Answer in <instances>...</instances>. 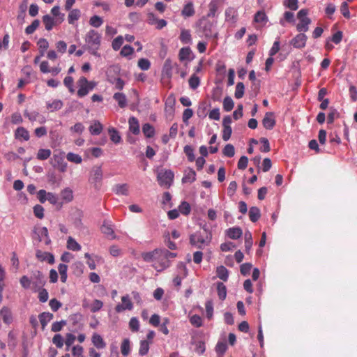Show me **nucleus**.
<instances>
[{
    "instance_id": "obj_1",
    "label": "nucleus",
    "mask_w": 357,
    "mask_h": 357,
    "mask_svg": "<svg viewBox=\"0 0 357 357\" xmlns=\"http://www.w3.org/2000/svg\"><path fill=\"white\" fill-rule=\"evenodd\" d=\"M141 257L145 262L151 263L152 266L160 272L170 266L169 259L176 257V254L165 248H156L152 251L142 252Z\"/></svg>"
},
{
    "instance_id": "obj_2",
    "label": "nucleus",
    "mask_w": 357,
    "mask_h": 357,
    "mask_svg": "<svg viewBox=\"0 0 357 357\" xmlns=\"http://www.w3.org/2000/svg\"><path fill=\"white\" fill-rule=\"evenodd\" d=\"M84 39L89 52L94 56H99L98 51L100 46L101 36L96 31L91 29L86 33Z\"/></svg>"
},
{
    "instance_id": "obj_3",
    "label": "nucleus",
    "mask_w": 357,
    "mask_h": 357,
    "mask_svg": "<svg viewBox=\"0 0 357 357\" xmlns=\"http://www.w3.org/2000/svg\"><path fill=\"white\" fill-rule=\"evenodd\" d=\"M103 178V172L100 165H94L89 176V182L96 190H99Z\"/></svg>"
},
{
    "instance_id": "obj_4",
    "label": "nucleus",
    "mask_w": 357,
    "mask_h": 357,
    "mask_svg": "<svg viewBox=\"0 0 357 357\" xmlns=\"http://www.w3.org/2000/svg\"><path fill=\"white\" fill-rule=\"evenodd\" d=\"M211 238L208 235H202L197 232L190 236V244L196 248L204 249L208 246L211 242Z\"/></svg>"
},
{
    "instance_id": "obj_5",
    "label": "nucleus",
    "mask_w": 357,
    "mask_h": 357,
    "mask_svg": "<svg viewBox=\"0 0 357 357\" xmlns=\"http://www.w3.org/2000/svg\"><path fill=\"white\" fill-rule=\"evenodd\" d=\"M77 86L79 87L77 95L82 98L86 96L95 88L96 82L93 81H88L86 77H81L77 81Z\"/></svg>"
},
{
    "instance_id": "obj_6",
    "label": "nucleus",
    "mask_w": 357,
    "mask_h": 357,
    "mask_svg": "<svg viewBox=\"0 0 357 357\" xmlns=\"http://www.w3.org/2000/svg\"><path fill=\"white\" fill-rule=\"evenodd\" d=\"M308 11L307 9H301L297 14V17L299 22L296 25V29L299 32H306L309 29V24L311 23V20L307 17Z\"/></svg>"
},
{
    "instance_id": "obj_7",
    "label": "nucleus",
    "mask_w": 357,
    "mask_h": 357,
    "mask_svg": "<svg viewBox=\"0 0 357 357\" xmlns=\"http://www.w3.org/2000/svg\"><path fill=\"white\" fill-rule=\"evenodd\" d=\"M197 26L199 31L202 32V34L206 37H212L213 33V23L211 22L207 17H203L197 22Z\"/></svg>"
},
{
    "instance_id": "obj_8",
    "label": "nucleus",
    "mask_w": 357,
    "mask_h": 357,
    "mask_svg": "<svg viewBox=\"0 0 357 357\" xmlns=\"http://www.w3.org/2000/svg\"><path fill=\"white\" fill-rule=\"evenodd\" d=\"M31 290L34 292L40 291L45 284L44 275L39 271L33 272L31 275Z\"/></svg>"
},
{
    "instance_id": "obj_9",
    "label": "nucleus",
    "mask_w": 357,
    "mask_h": 357,
    "mask_svg": "<svg viewBox=\"0 0 357 357\" xmlns=\"http://www.w3.org/2000/svg\"><path fill=\"white\" fill-rule=\"evenodd\" d=\"M174 179V174L171 170L160 172L158 174V181L161 186L169 188Z\"/></svg>"
},
{
    "instance_id": "obj_10",
    "label": "nucleus",
    "mask_w": 357,
    "mask_h": 357,
    "mask_svg": "<svg viewBox=\"0 0 357 357\" xmlns=\"http://www.w3.org/2000/svg\"><path fill=\"white\" fill-rule=\"evenodd\" d=\"M307 39V36L301 32L291 40L290 44L295 48L301 49L305 46Z\"/></svg>"
},
{
    "instance_id": "obj_11",
    "label": "nucleus",
    "mask_w": 357,
    "mask_h": 357,
    "mask_svg": "<svg viewBox=\"0 0 357 357\" xmlns=\"http://www.w3.org/2000/svg\"><path fill=\"white\" fill-rule=\"evenodd\" d=\"M224 0H212L208 5V13L207 17H214L220 8L222 6Z\"/></svg>"
},
{
    "instance_id": "obj_12",
    "label": "nucleus",
    "mask_w": 357,
    "mask_h": 357,
    "mask_svg": "<svg viewBox=\"0 0 357 357\" xmlns=\"http://www.w3.org/2000/svg\"><path fill=\"white\" fill-rule=\"evenodd\" d=\"M101 231L105 235H106L110 239H114L116 238L112 222L109 220L104 221L101 227Z\"/></svg>"
},
{
    "instance_id": "obj_13",
    "label": "nucleus",
    "mask_w": 357,
    "mask_h": 357,
    "mask_svg": "<svg viewBox=\"0 0 357 357\" xmlns=\"http://www.w3.org/2000/svg\"><path fill=\"white\" fill-rule=\"evenodd\" d=\"M116 310L118 311L132 310V303L131 302V298L128 295L122 296L121 303L116 306Z\"/></svg>"
},
{
    "instance_id": "obj_14",
    "label": "nucleus",
    "mask_w": 357,
    "mask_h": 357,
    "mask_svg": "<svg viewBox=\"0 0 357 357\" xmlns=\"http://www.w3.org/2000/svg\"><path fill=\"white\" fill-rule=\"evenodd\" d=\"M129 131L134 135H139L140 132V128L139 121L135 116H131L128 119Z\"/></svg>"
},
{
    "instance_id": "obj_15",
    "label": "nucleus",
    "mask_w": 357,
    "mask_h": 357,
    "mask_svg": "<svg viewBox=\"0 0 357 357\" xmlns=\"http://www.w3.org/2000/svg\"><path fill=\"white\" fill-rule=\"evenodd\" d=\"M262 123L265 128L268 129V130L272 129L275 124V121L273 117V113H272V112L266 113V114L263 119Z\"/></svg>"
},
{
    "instance_id": "obj_16",
    "label": "nucleus",
    "mask_w": 357,
    "mask_h": 357,
    "mask_svg": "<svg viewBox=\"0 0 357 357\" xmlns=\"http://www.w3.org/2000/svg\"><path fill=\"white\" fill-rule=\"evenodd\" d=\"M195 13V10L192 1L186 3L181 10V15L185 18L192 17Z\"/></svg>"
},
{
    "instance_id": "obj_17",
    "label": "nucleus",
    "mask_w": 357,
    "mask_h": 357,
    "mask_svg": "<svg viewBox=\"0 0 357 357\" xmlns=\"http://www.w3.org/2000/svg\"><path fill=\"white\" fill-rule=\"evenodd\" d=\"M36 255V257L40 261H46L49 264H53L54 262V257L50 252H43V251H40V250H37Z\"/></svg>"
},
{
    "instance_id": "obj_18",
    "label": "nucleus",
    "mask_w": 357,
    "mask_h": 357,
    "mask_svg": "<svg viewBox=\"0 0 357 357\" xmlns=\"http://www.w3.org/2000/svg\"><path fill=\"white\" fill-rule=\"evenodd\" d=\"M24 116L31 121H38L40 123H44L46 121L45 118L37 112H25Z\"/></svg>"
},
{
    "instance_id": "obj_19",
    "label": "nucleus",
    "mask_w": 357,
    "mask_h": 357,
    "mask_svg": "<svg viewBox=\"0 0 357 357\" xmlns=\"http://www.w3.org/2000/svg\"><path fill=\"white\" fill-rule=\"evenodd\" d=\"M226 233L229 238L231 239H238L242 236L243 231L240 227H235L228 229L226 231Z\"/></svg>"
},
{
    "instance_id": "obj_20",
    "label": "nucleus",
    "mask_w": 357,
    "mask_h": 357,
    "mask_svg": "<svg viewBox=\"0 0 357 357\" xmlns=\"http://www.w3.org/2000/svg\"><path fill=\"white\" fill-rule=\"evenodd\" d=\"M225 20L234 23L236 22L237 10L233 7H229L225 10Z\"/></svg>"
},
{
    "instance_id": "obj_21",
    "label": "nucleus",
    "mask_w": 357,
    "mask_h": 357,
    "mask_svg": "<svg viewBox=\"0 0 357 357\" xmlns=\"http://www.w3.org/2000/svg\"><path fill=\"white\" fill-rule=\"evenodd\" d=\"M15 137L18 139H24L28 141L29 139V133L26 129L23 127H19L15 130Z\"/></svg>"
},
{
    "instance_id": "obj_22",
    "label": "nucleus",
    "mask_w": 357,
    "mask_h": 357,
    "mask_svg": "<svg viewBox=\"0 0 357 357\" xmlns=\"http://www.w3.org/2000/svg\"><path fill=\"white\" fill-rule=\"evenodd\" d=\"M113 98L118 102L119 106L121 108H124L127 106V98L123 93H115L113 96Z\"/></svg>"
},
{
    "instance_id": "obj_23",
    "label": "nucleus",
    "mask_w": 357,
    "mask_h": 357,
    "mask_svg": "<svg viewBox=\"0 0 357 357\" xmlns=\"http://www.w3.org/2000/svg\"><path fill=\"white\" fill-rule=\"evenodd\" d=\"M91 340L92 343L97 349H103L106 347V343L102 337L97 333L93 335Z\"/></svg>"
},
{
    "instance_id": "obj_24",
    "label": "nucleus",
    "mask_w": 357,
    "mask_h": 357,
    "mask_svg": "<svg viewBox=\"0 0 357 357\" xmlns=\"http://www.w3.org/2000/svg\"><path fill=\"white\" fill-rule=\"evenodd\" d=\"M196 179V173L192 169H187L182 178L183 183H192Z\"/></svg>"
},
{
    "instance_id": "obj_25",
    "label": "nucleus",
    "mask_w": 357,
    "mask_h": 357,
    "mask_svg": "<svg viewBox=\"0 0 357 357\" xmlns=\"http://www.w3.org/2000/svg\"><path fill=\"white\" fill-rule=\"evenodd\" d=\"M162 76L168 79L171 78L172 75V64L170 60L167 59L162 68Z\"/></svg>"
},
{
    "instance_id": "obj_26",
    "label": "nucleus",
    "mask_w": 357,
    "mask_h": 357,
    "mask_svg": "<svg viewBox=\"0 0 357 357\" xmlns=\"http://www.w3.org/2000/svg\"><path fill=\"white\" fill-rule=\"evenodd\" d=\"M218 357H222L227 350V344L225 341H219L215 347Z\"/></svg>"
},
{
    "instance_id": "obj_27",
    "label": "nucleus",
    "mask_w": 357,
    "mask_h": 357,
    "mask_svg": "<svg viewBox=\"0 0 357 357\" xmlns=\"http://www.w3.org/2000/svg\"><path fill=\"white\" fill-rule=\"evenodd\" d=\"M128 184H117L116 185L113 190L118 195H128Z\"/></svg>"
},
{
    "instance_id": "obj_28",
    "label": "nucleus",
    "mask_w": 357,
    "mask_h": 357,
    "mask_svg": "<svg viewBox=\"0 0 357 357\" xmlns=\"http://www.w3.org/2000/svg\"><path fill=\"white\" fill-rule=\"evenodd\" d=\"M43 22L45 24V29L50 31L53 26L59 23H56V20L49 15H46L43 17Z\"/></svg>"
},
{
    "instance_id": "obj_29",
    "label": "nucleus",
    "mask_w": 357,
    "mask_h": 357,
    "mask_svg": "<svg viewBox=\"0 0 357 357\" xmlns=\"http://www.w3.org/2000/svg\"><path fill=\"white\" fill-rule=\"evenodd\" d=\"M51 13L56 20V23L61 24L64 20V14L60 13L59 6H54L51 10Z\"/></svg>"
},
{
    "instance_id": "obj_30",
    "label": "nucleus",
    "mask_w": 357,
    "mask_h": 357,
    "mask_svg": "<svg viewBox=\"0 0 357 357\" xmlns=\"http://www.w3.org/2000/svg\"><path fill=\"white\" fill-rule=\"evenodd\" d=\"M38 237L40 241H44L46 245H49L51 242L48 235V231L47 227H42L38 231Z\"/></svg>"
},
{
    "instance_id": "obj_31",
    "label": "nucleus",
    "mask_w": 357,
    "mask_h": 357,
    "mask_svg": "<svg viewBox=\"0 0 357 357\" xmlns=\"http://www.w3.org/2000/svg\"><path fill=\"white\" fill-rule=\"evenodd\" d=\"M61 197L63 202L65 203L71 202L73 199V190L69 188L63 189L61 192Z\"/></svg>"
},
{
    "instance_id": "obj_32",
    "label": "nucleus",
    "mask_w": 357,
    "mask_h": 357,
    "mask_svg": "<svg viewBox=\"0 0 357 357\" xmlns=\"http://www.w3.org/2000/svg\"><path fill=\"white\" fill-rule=\"evenodd\" d=\"M102 130V124L97 121H95L89 127V131L93 135H98Z\"/></svg>"
},
{
    "instance_id": "obj_33",
    "label": "nucleus",
    "mask_w": 357,
    "mask_h": 357,
    "mask_svg": "<svg viewBox=\"0 0 357 357\" xmlns=\"http://www.w3.org/2000/svg\"><path fill=\"white\" fill-rule=\"evenodd\" d=\"M217 276L223 281H227L229 276L228 270L223 266H220L216 269Z\"/></svg>"
},
{
    "instance_id": "obj_34",
    "label": "nucleus",
    "mask_w": 357,
    "mask_h": 357,
    "mask_svg": "<svg viewBox=\"0 0 357 357\" xmlns=\"http://www.w3.org/2000/svg\"><path fill=\"white\" fill-rule=\"evenodd\" d=\"M63 105V102L60 100H53L52 102H47V107L50 109L51 112L60 109Z\"/></svg>"
},
{
    "instance_id": "obj_35",
    "label": "nucleus",
    "mask_w": 357,
    "mask_h": 357,
    "mask_svg": "<svg viewBox=\"0 0 357 357\" xmlns=\"http://www.w3.org/2000/svg\"><path fill=\"white\" fill-rule=\"evenodd\" d=\"M142 132L145 137L148 138L153 137L155 135V129L150 123H145L142 126Z\"/></svg>"
},
{
    "instance_id": "obj_36",
    "label": "nucleus",
    "mask_w": 357,
    "mask_h": 357,
    "mask_svg": "<svg viewBox=\"0 0 357 357\" xmlns=\"http://www.w3.org/2000/svg\"><path fill=\"white\" fill-rule=\"evenodd\" d=\"M80 17V10L78 9L71 10L68 16V23L73 24Z\"/></svg>"
},
{
    "instance_id": "obj_37",
    "label": "nucleus",
    "mask_w": 357,
    "mask_h": 357,
    "mask_svg": "<svg viewBox=\"0 0 357 357\" xmlns=\"http://www.w3.org/2000/svg\"><path fill=\"white\" fill-rule=\"evenodd\" d=\"M67 248L73 251H79L81 250V245L71 236L67 240Z\"/></svg>"
},
{
    "instance_id": "obj_38",
    "label": "nucleus",
    "mask_w": 357,
    "mask_h": 357,
    "mask_svg": "<svg viewBox=\"0 0 357 357\" xmlns=\"http://www.w3.org/2000/svg\"><path fill=\"white\" fill-rule=\"evenodd\" d=\"M52 151L48 149H40L37 153L36 158L40 160H47L50 157Z\"/></svg>"
},
{
    "instance_id": "obj_39",
    "label": "nucleus",
    "mask_w": 357,
    "mask_h": 357,
    "mask_svg": "<svg viewBox=\"0 0 357 357\" xmlns=\"http://www.w3.org/2000/svg\"><path fill=\"white\" fill-rule=\"evenodd\" d=\"M108 132L110 135L111 140L114 143L119 144L121 142V137L120 136L119 132L114 128H109Z\"/></svg>"
},
{
    "instance_id": "obj_40",
    "label": "nucleus",
    "mask_w": 357,
    "mask_h": 357,
    "mask_svg": "<svg viewBox=\"0 0 357 357\" xmlns=\"http://www.w3.org/2000/svg\"><path fill=\"white\" fill-rule=\"evenodd\" d=\"M249 217L252 222H257L260 217V210L256 206L251 207L249 211Z\"/></svg>"
},
{
    "instance_id": "obj_41",
    "label": "nucleus",
    "mask_w": 357,
    "mask_h": 357,
    "mask_svg": "<svg viewBox=\"0 0 357 357\" xmlns=\"http://www.w3.org/2000/svg\"><path fill=\"white\" fill-rule=\"evenodd\" d=\"M254 21L256 23L266 24L268 21V17L264 11H258L254 17Z\"/></svg>"
},
{
    "instance_id": "obj_42",
    "label": "nucleus",
    "mask_w": 357,
    "mask_h": 357,
    "mask_svg": "<svg viewBox=\"0 0 357 357\" xmlns=\"http://www.w3.org/2000/svg\"><path fill=\"white\" fill-rule=\"evenodd\" d=\"M295 20H294V15L293 13L291 12H289V11H286L284 13V17L282 19H280V24L283 26H285V22H294Z\"/></svg>"
},
{
    "instance_id": "obj_43",
    "label": "nucleus",
    "mask_w": 357,
    "mask_h": 357,
    "mask_svg": "<svg viewBox=\"0 0 357 357\" xmlns=\"http://www.w3.org/2000/svg\"><path fill=\"white\" fill-rule=\"evenodd\" d=\"M244 238L245 250L246 252H249L252 245V237L251 232L250 231H246L244 234Z\"/></svg>"
},
{
    "instance_id": "obj_44",
    "label": "nucleus",
    "mask_w": 357,
    "mask_h": 357,
    "mask_svg": "<svg viewBox=\"0 0 357 357\" xmlns=\"http://www.w3.org/2000/svg\"><path fill=\"white\" fill-rule=\"evenodd\" d=\"M150 342L148 340H141L139 349V354L142 356L146 355L149 350Z\"/></svg>"
},
{
    "instance_id": "obj_45",
    "label": "nucleus",
    "mask_w": 357,
    "mask_h": 357,
    "mask_svg": "<svg viewBox=\"0 0 357 357\" xmlns=\"http://www.w3.org/2000/svg\"><path fill=\"white\" fill-rule=\"evenodd\" d=\"M121 351L123 356H127L130 351V340L129 339H124L121 345Z\"/></svg>"
},
{
    "instance_id": "obj_46",
    "label": "nucleus",
    "mask_w": 357,
    "mask_h": 357,
    "mask_svg": "<svg viewBox=\"0 0 357 357\" xmlns=\"http://www.w3.org/2000/svg\"><path fill=\"white\" fill-rule=\"evenodd\" d=\"M217 291L220 299L224 300L227 296V289L222 282L217 283Z\"/></svg>"
},
{
    "instance_id": "obj_47",
    "label": "nucleus",
    "mask_w": 357,
    "mask_h": 357,
    "mask_svg": "<svg viewBox=\"0 0 357 357\" xmlns=\"http://www.w3.org/2000/svg\"><path fill=\"white\" fill-rule=\"evenodd\" d=\"M53 318L52 314H40L38 319L42 326V329L44 330L47 324Z\"/></svg>"
},
{
    "instance_id": "obj_48",
    "label": "nucleus",
    "mask_w": 357,
    "mask_h": 357,
    "mask_svg": "<svg viewBox=\"0 0 357 357\" xmlns=\"http://www.w3.org/2000/svg\"><path fill=\"white\" fill-rule=\"evenodd\" d=\"M66 158L69 162L75 163V164H80L82 162V157L76 153H74L73 152H69L66 155Z\"/></svg>"
},
{
    "instance_id": "obj_49",
    "label": "nucleus",
    "mask_w": 357,
    "mask_h": 357,
    "mask_svg": "<svg viewBox=\"0 0 357 357\" xmlns=\"http://www.w3.org/2000/svg\"><path fill=\"white\" fill-rule=\"evenodd\" d=\"M180 40L183 43L188 44L191 42V35L189 30L183 29L180 35Z\"/></svg>"
},
{
    "instance_id": "obj_50",
    "label": "nucleus",
    "mask_w": 357,
    "mask_h": 357,
    "mask_svg": "<svg viewBox=\"0 0 357 357\" xmlns=\"http://www.w3.org/2000/svg\"><path fill=\"white\" fill-rule=\"evenodd\" d=\"M245 86L243 82L237 83L235 90V98L237 99L241 98L244 95Z\"/></svg>"
},
{
    "instance_id": "obj_51",
    "label": "nucleus",
    "mask_w": 357,
    "mask_h": 357,
    "mask_svg": "<svg viewBox=\"0 0 357 357\" xmlns=\"http://www.w3.org/2000/svg\"><path fill=\"white\" fill-rule=\"evenodd\" d=\"M234 106V103L231 97L227 96L223 100V108L226 112H230Z\"/></svg>"
},
{
    "instance_id": "obj_52",
    "label": "nucleus",
    "mask_w": 357,
    "mask_h": 357,
    "mask_svg": "<svg viewBox=\"0 0 357 357\" xmlns=\"http://www.w3.org/2000/svg\"><path fill=\"white\" fill-rule=\"evenodd\" d=\"M102 23H103L102 19L98 15H93L89 20L90 25L95 28L100 27L102 24Z\"/></svg>"
},
{
    "instance_id": "obj_53",
    "label": "nucleus",
    "mask_w": 357,
    "mask_h": 357,
    "mask_svg": "<svg viewBox=\"0 0 357 357\" xmlns=\"http://www.w3.org/2000/svg\"><path fill=\"white\" fill-rule=\"evenodd\" d=\"M20 282L24 289H31V278H29L26 275H24L20 278Z\"/></svg>"
},
{
    "instance_id": "obj_54",
    "label": "nucleus",
    "mask_w": 357,
    "mask_h": 357,
    "mask_svg": "<svg viewBox=\"0 0 357 357\" xmlns=\"http://www.w3.org/2000/svg\"><path fill=\"white\" fill-rule=\"evenodd\" d=\"M138 67L142 70H147L150 68L151 62L147 59H140L137 63Z\"/></svg>"
},
{
    "instance_id": "obj_55",
    "label": "nucleus",
    "mask_w": 357,
    "mask_h": 357,
    "mask_svg": "<svg viewBox=\"0 0 357 357\" xmlns=\"http://www.w3.org/2000/svg\"><path fill=\"white\" fill-rule=\"evenodd\" d=\"M38 45L39 47V50L41 53V56H43L45 54V51L49 47V43H48L47 40L45 38H40L38 41Z\"/></svg>"
},
{
    "instance_id": "obj_56",
    "label": "nucleus",
    "mask_w": 357,
    "mask_h": 357,
    "mask_svg": "<svg viewBox=\"0 0 357 357\" xmlns=\"http://www.w3.org/2000/svg\"><path fill=\"white\" fill-rule=\"evenodd\" d=\"M123 43V38L121 36H117L116 38H114L112 41V48L116 51L120 49V47L122 46Z\"/></svg>"
},
{
    "instance_id": "obj_57",
    "label": "nucleus",
    "mask_w": 357,
    "mask_h": 357,
    "mask_svg": "<svg viewBox=\"0 0 357 357\" xmlns=\"http://www.w3.org/2000/svg\"><path fill=\"white\" fill-rule=\"evenodd\" d=\"M191 324L195 327H200L202 326V319L200 316L195 314L190 319Z\"/></svg>"
},
{
    "instance_id": "obj_58",
    "label": "nucleus",
    "mask_w": 357,
    "mask_h": 357,
    "mask_svg": "<svg viewBox=\"0 0 357 357\" xmlns=\"http://www.w3.org/2000/svg\"><path fill=\"white\" fill-rule=\"evenodd\" d=\"M223 154L227 157H233L235 154V149L233 145L227 144L223 149Z\"/></svg>"
},
{
    "instance_id": "obj_59",
    "label": "nucleus",
    "mask_w": 357,
    "mask_h": 357,
    "mask_svg": "<svg viewBox=\"0 0 357 357\" xmlns=\"http://www.w3.org/2000/svg\"><path fill=\"white\" fill-rule=\"evenodd\" d=\"M40 22L38 20H35L29 26H28L26 29L25 32L26 34H31L33 33L36 29L39 26Z\"/></svg>"
},
{
    "instance_id": "obj_60",
    "label": "nucleus",
    "mask_w": 357,
    "mask_h": 357,
    "mask_svg": "<svg viewBox=\"0 0 357 357\" xmlns=\"http://www.w3.org/2000/svg\"><path fill=\"white\" fill-rule=\"evenodd\" d=\"M206 350L205 343L203 341H198L195 342V351L201 355L204 353Z\"/></svg>"
},
{
    "instance_id": "obj_61",
    "label": "nucleus",
    "mask_w": 357,
    "mask_h": 357,
    "mask_svg": "<svg viewBox=\"0 0 357 357\" xmlns=\"http://www.w3.org/2000/svg\"><path fill=\"white\" fill-rule=\"evenodd\" d=\"M200 83L199 78L196 75H192L189 79V85L191 89H196Z\"/></svg>"
},
{
    "instance_id": "obj_62",
    "label": "nucleus",
    "mask_w": 357,
    "mask_h": 357,
    "mask_svg": "<svg viewBox=\"0 0 357 357\" xmlns=\"http://www.w3.org/2000/svg\"><path fill=\"white\" fill-rule=\"evenodd\" d=\"M179 211L184 215H188L190 212V204L186 202H183L179 207Z\"/></svg>"
},
{
    "instance_id": "obj_63",
    "label": "nucleus",
    "mask_w": 357,
    "mask_h": 357,
    "mask_svg": "<svg viewBox=\"0 0 357 357\" xmlns=\"http://www.w3.org/2000/svg\"><path fill=\"white\" fill-rule=\"evenodd\" d=\"M52 342L58 348H61L63 345V339L60 334H56L52 339Z\"/></svg>"
},
{
    "instance_id": "obj_64",
    "label": "nucleus",
    "mask_w": 357,
    "mask_h": 357,
    "mask_svg": "<svg viewBox=\"0 0 357 357\" xmlns=\"http://www.w3.org/2000/svg\"><path fill=\"white\" fill-rule=\"evenodd\" d=\"M33 213L38 218L42 219L44 217V208L40 205H36L33 207Z\"/></svg>"
}]
</instances>
